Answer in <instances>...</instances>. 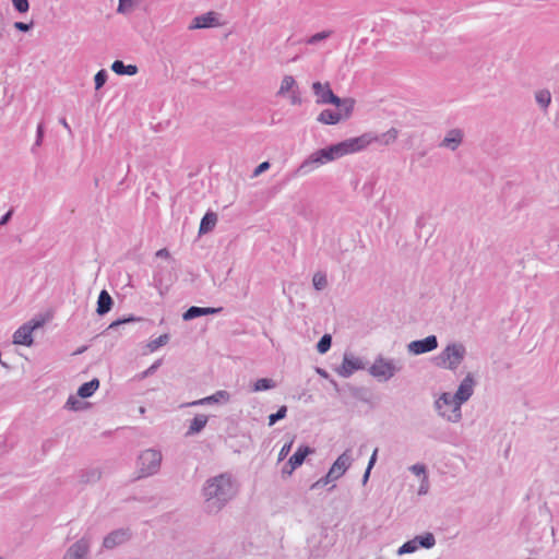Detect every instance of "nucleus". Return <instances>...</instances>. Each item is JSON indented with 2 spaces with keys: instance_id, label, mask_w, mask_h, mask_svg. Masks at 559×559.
Masks as SVG:
<instances>
[{
  "instance_id": "6e6d98bb",
  "label": "nucleus",
  "mask_w": 559,
  "mask_h": 559,
  "mask_svg": "<svg viewBox=\"0 0 559 559\" xmlns=\"http://www.w3.org/2000/svg\"><path fill=\"white\" fill-rule=\"evenodd\" d=\"M377 454H378V448H376V449L373 450V452H372V454H371V457H370V460H369V462H368V466H367V468L372 469V467L374 466L376 461H377Z\"/></svg>"
},
{
  "instance_id": "0e129e2a",
  "label": "nucleus",
  "mask_w": 559,
  "mask_h": 559,
  "mask_svg": "<svg viewBox=\"0 0 559 559\" xmlns=\"http://www.w3.org/2000/svg\"><path fill=\"white\" fill-rule=\"evenodd\" d=\"M59 122L71 133V128L68 124L66 118H60Z\"/></svg>"
},
{
  "instance_id": "f3484780",
  "label": "nucleus",
  "mask_w": 559,
  "mask_h": 559,
  "mask_svg": "<svg viewBox=\"0 0 559 559\" xmlns=\"http://www.w3.org/2000/svg\"><path fill=\"white\" fill-rule=\"evenodd\" d=\"M230 399V394L225 390L216 391L214 394L203 397L201 400L194 401L190 403L189 405L195 406V405H206V404H213V403H219V402H228Z\"/></svg>"
},
{
  "instance_id": "c03bdc74",
  "label": "nucleus",
  "mask_w": 559,
  "mask_h": 559,
  "mask_svg": "<svg viewBox=\"0 0 559 559\" xmlns=\"http://www.w3.org/2000/svg\"><path fill=\"white\" fill-rule=\"evenodd\" d=\"M159 366H160V360H156L153 365H151L146 370H144V371L141 373L140 378H141V379H144V378H146V377H148V376L153 374V373L157 370V368H158Z\"/></svg>"
},
{
  "instance_id": "864d4df0",
  "label": "nucleus",
  "mask_w": 559,
  "mask_h": 559,
  "mask_svg": "<svg viewBox=\"0 0 559 559\" xmlns=\"http://www.w3.org/2000/svg\"><path fill=\"white\" fill-rule=\"evenodd\" d=\"M7 32V22L2 13H0V38L4 36Z\"/></svg>"
},
{
  "instance_id": "6e6552de",
  "label": "nucleus",
  "mask_w": 559,
  "mask_h": 559,
  "mask_svg": "<svg viewBox=\"0 0 559 559\" xmlns=\"http://www.w3.org/2000/svg\"><path fill=\"white\" fill-rule=\"evenodd\" d=\"M312 92L314 96L317 97L316 103L318 105H326V104H334L338 102V96H336L329 82L321 83V82H313L312 83Z\"/></svg>"
},
{
  "instance_id": "774afa93",
  "label": "nucleus",
  "mask_w": 559,
  "mask_h": 559,
  "mask_svg": "<svg viewBox=\"0 0 559 559\" xmlns=\"http://www.w3.org/2000/svg\"><path fill=\"white\" fill-rule=\"evenodd\" d=\"M84 349H85V347L80 348V349L76 352V354H81V353H83V350H84Z\"/></svg>"
},
{
  "instance_id": "4d7b16f0",
  "label": "nucleus",
  "mask_w": 559,
  "mask_h": 559,
  "mask_svg": "<svg viewBox=\"0 0 559 559\" xmlns=\"http://www.w3.org/2000/svg\"><path fill=\"white\" fill-rule=\"evenodd\" d=\"M427 491H428V481H427V476H425V478L419 487L418 493L426 495Z\"/></svg>"
},
{
  "instance_id": "473e14b6",
  "label": "nucleus",
  "mask_w": 559,
  "mask_h": 559,
  "mask_svg": "<svg viewBox=\"0 0 559 559\" xmlns=\"http://www.w3.org/2000/svg\"><path fill=\"white\" fill-rule=\"evenodd\" d=\"M332 345V336L330 334H324L319 342L317 343V350L320 354H325Z\"/></svg>"
},
{
  "instance_id": "aec40b11",
  "label": "nucleus",
  "mask_w": 559,
  "mask_h": 559,
  "mask_svg": "<svg viewBox=\"0 0 559 559\" xmlns=\"http://www.w3.org/2000/svg\"><path fill=\"white\" fill-rule=\"evenodd\" d=\"M217 223V214L214 212H206L205 215L202 217L200 227H199V234L204 235L210 231H212Z\"/></svg>"
},
{
  "instance_id": "1a4fd4ad",
  "label": "nucleus",
  "mask_w": 559,
  "mask_h": 559,
  "mask_svg": "<svg viewBox=\"0 0 559 559\" xmlns=\"http://www.w3.org/2000/svg\"><path fill=\"white\" fill-rule=\"evenodd\" d=\"M43 321H29L21 325L13 334V343L31 346L33 344L32 333L35 329L41 326Z\"/></svg>"
},
{
  "instance_id": "7ed1b4c3",
  "label": "nucleus",
  "mask_w": 559,
  "mask_h": 559,
  "mask_svg": "<svg viewBox=\"0 0 559 559\" xmlns=\"http://www.w3.org/2000/svg\"><path fill=\"white\" fill-rule=\"evenodd\" d=\"M475 385L476 381L474 376L472 373H467L466 377L461 381L456 392L453 395L448 392H444L440 395V403L454 404L453 415L449 416L451 423H459L461 420V406L463 403L471 399L474 393Z\"/></svg>"
},
{
  "instance_id": "8fccbe9b",
  "label": "nucleus",
  "mask_w": 559,
  "mask_h": 559,
  "mask_svg": "<svg viewBox=\"0 0 559 559\" xmlns=\"http://www.w3.org/2000/svg\"><path fill=\"white\" fill-rule=\"evenodd\" d=\"M292 445H293V441H289L282 447V449L278 453L280 461L285 459L288 455V453L290 452Z\"/></svg>"
},
{
  "instance_id": "6ab92c4d",
  "label": "nucleus",
  "mask_w": 559,
  "mask_h": 559,
  "mask_svg": "<svg viewBox=\"0 0 559 559\" xmlns=\"http://www.w3.org/2000/svg\"><path fill=\"white\" fill-rule=\"evenodd\" d=\"M333 105L337 107L336 111L340 112L342 119L346 120L352 116V114L354 111L355 99L350 98V97H346V98L338 97V102L334 103Z\"/></svg>"
},
{
  "instance_id": "680f3d73",
  "label": "nucleus",
  "mask_w": 559,
  "mask_h": 559,
  "mask_svg": "<svg viewBox=\"0 0 559 559\" xmlns=\"http://www.w3.org/2000/svg\"><path fill=\"white\" fill-rule=\"evenodd\" d=\"M330 383L332 384V388H334V390L340 393L341 392V388L338 385V383L334 380V379H330Z\"/></svg>"
},
{
  "instance_id": "13d9d810",
  "label": "nucleus",
  "mask_w": 559,
  "mask_h": 559,
  "mask_svg": "<svg viewBox=\"0 0 559 559\" xmlns=\"http://www.w3.org/2000/svg\"><path fill=\"white\" fill-rule=\"evenodd\" d=\"M155 254L157 258L168 259L170 257V253L166 248L159 249Z\"/></svg>"
},
{
  "instance_id": "dca6fc26",
  "label": "nucleus",
  "mask_w": 559,
  "mask_h": 559,
  "mask_svg": "<svg viewBox=\"0 0 559 559\" xmlns=\"http://www.w3.org/2000/svg\"><path fill=\"white\" fill-rule=\"evenodd\" d=\"M312 453H314L313 448H310L308 445H300L287 462V465H289V471H287V475H292L293 472L304 463L306 456Z\"/></svg>"
},
{
  "instance_id": "9b49d317",
  "label": "nucleus",
  "mask_w": 559,
  "mask_h": 559,
  "mask_svg": "<svg viewBox=\"0 0 559 559\" xmlns=\"http://www.w3.org/2000/svg\"><path fill=\"white\" fill-rule=\"evenodd\" d=\"M90 547L91 539L83 536L66 550L62 559H86Z\"/></svg>"
},
{
  "instance_id": "393cba45",
  "label": "nucleus",
  "mask_w": 559,
  "mask_h": 559,
  "mask_svg": "<svg viewBox=\"0 0 559 559\" xmlns=\"http://www.w3.org/2000/svg\"><path fill=\"white\" fill-rule=\"evenodd\" d=\"M207 424V416L203 414L195 415L190 423L186 436H193L199 433Z\"/></svg>"
},
{
  "instance_id": "39448f33",
  "label": "nucleus",
  "mask_w": 559,
  "mask_h": 559,
  "mask_svg": "<svg viewBox=\"0 0 559 559\" xmlns=\"http://www.w3.org/2000/svg\"><path fill=\"white\" fill-rule=\"evenodd\" d=\"M163 455L157 449H146L138 457L140 477L155 475L162 464Z\"/></svg>"
},
{
  "instance_id": "a18cd8bd",
  "label": "nucleus",
  "mask_w": 559,
  "mask_h": 559,
  "mask_svg": "<svg viewBox=\"0 0 559 559\" xmlns=\"http://www.w3.org/2000/svg\"><path fill=\"white\" fill-rule=\"evenodd\" d=\"M348 390L355 399L366 401V399L362 396V394L365 392V390L362 388H356V386L348 385Z\"/></svg>"
},
{
  "instance_id": "de8ad7c7",
  "label": "nucleus",
  "mask_w": 559,
  "mask_h": 559,
  "mask_svg": "<svg viewBox=\"0 0 559 559\" xmlns=\"http://www.w3.org/2000/svg\"><path fill=\"white\" fill-rule=\"evenodd\" d=\"M411 472L415 475H424L426 476V466L424 464H414L409 467Z\"/></svg>"
},
{
  "instance_id": "5fc2aeb1",
  "label": "nucleus",
  "mask_w": 559,
  "mask_h": 559,
  "mask_svg": "<svg viewBox=\"0 0 559 559\" xmlns=\"http://www.w3.org/2000/svg\"><path fill=\"white\" fill-rule=\"evenodd\" d=\"M13 214V210H9L2 217L0 218V226L7 225L11 219Z\"/></svg>"
},
{
  "instance_id": "c9c22d12",
  "label": "nucleus",
  "mask_w": 559,
  "mask_h": 559,
  "mask_svg": "<svg viewBox=\"0 0 559 559\" xmlns=\"http://www.w3.org/2000/svg\"><path fill=\"white\" fill-rule=\"evenodd\" d=\"M418 549L417 547V540L412 539L406 543H404L397 550V554L405 555V554H412Z\"/></svg>"
},
{
  "instance_id": "ea45409f",
  "label": "nucleus",
  "mask_w": 559,
  "mask_h": 559,
  "mask_svg": "<svg viewBox=\"0 0 559 559\" xmlns=\"http://www.w3.org/2000/svg\"><path fill=\"white\" fill-rule=\"evenodd\" d=\"M140 320H141V318H135L133 316H130L129 318H124V319H118V320L111 322L107 330H115L122 324H126L129 322H135V321H140Z\"/></svg>"
},
{
  "instance_id": "c85d7f7f",
  "label": "nucleus",
  "mask_w": 559,
  "mask_h": 559,
  "mask_svg": "<svg viewBox=\"0 0 559 559\" xmlns=\"http://www.w3.org/2000/svg\"><path fill=\"white\" fill-rule=\"evenodd\" d=\"M276 388V382L273 379L269 378H261L258 379L253 385L252 391L253 392H260V391H266Z\"/></svg>"
},
{
  "instance_id": "0eeeda50",
  "label": "nucleus",
  "mask_w": 559,
  "mask_h": 559,
  "mask_svg": "<svg viewBox=\"0 0 559 559\" xmlns=\"http://www.w3.org/2000/svg\"><path fill=\"white\" fill-rule=\"evenodd\" d=\"M362 369H365V365L359 357H356L349 353H345L342 365L336 367L334 370L338 376L343 378H348L355 371Z\"/></svg>"
},
{
  "instance_id": "37998d69",
  "label": "nucleus",
  "mask_w": 559,
  "mask_h": 559,
  "mask_svg": "<svg viewBox=\"0 0 559 559\" xmlns=\"http://www.w3.org/2000/svg\"><path fill=\"white\" fill-rule=\"evenodd\" d=\"M334 480L335 479L329 473H326L325 476L321 477L319 480L313 483L310 486V489L311 490L318 489L319 487L325 486V485H328V484H330L331 481H334Z\"/></svg>"
},
{
  "instance_id": "4c0bfd02",
  "label": "nucleus",
  "mask_w": 559,
  "mask_h": 559,
  "mask_svg": "<svg viewBox=\"0 0 559 559\" xmlns=\"http://www.w3.org/2000/svg\"><path fill=\"white\" fill-rule=\"evenodd\" d=\"M168 341H169V335L163 334V335L158 336L157 338L151 341L148 343V347L152 352H154L157 348H159L160 346L166 345L168 343Z\"/></svg>"
},
{
  "instance_id": "ddd939ff",
  "label": "nucleus",
  "mask_w": 559,
  "mask_h": 559,
  "mask_svg": "<svg viewBox=\"0 0 559 559\" xmlns=\"http://www.w3.org/2000/svg\"><path fill=\"white\" fill-rule=\"evenodd\" d=\"M219 25L221 23L218 21V14L216 12L210 11L207 13L195 16L189 25V29L210 28Z\"/></svg>"
},
{
  "instance_id": "423d86ee",
  "label": "nucleus",
  "mask_w": 559,
  "mask_h": 559,
  "mask_svg": "<svg viewBox=\"0 0 559 559\" xmlns=\"http://www.w3.org/2000/svg\"><path fill=\"white\" fill-rule=\"evenodd\" d=\"M401 370L402 366L396 365L393 359H385L382 356H378L374 362L369 367L368 372L379 381H389Z\"/></svg>"
},
{
  "instance_id": "2eb2a0df",
  "label": "nucleus",
  "mask_w": 559,
  "mask_h": 559,
  "mask_svg": "<svg viewBox=\"0 0 559 559\" xmlns=\"http://www.w3.org/2000/svg\"><path fill=\"white\" fill-rule=\"evenodd\" d=\"M464 132L461 129L454 128L447 132L443 140L439 143V147H444L450 151H455L463 143Z\"/></svg>"
},
{
  "instance_id": "49530a36",
  "label": "nucleus",
  "mask_w": 559,
  "mask_h": 559,
  "mask_svg": "<svg viewBox=\"0 0 559 559\" xmlns=\"http://www.w3.org/2000/svg\"><path fill=\"white\" fill-rule=\"evenodd\" d=\"M43 136H44V123H43V122H40V123H38V126H37V131H36V141H35V143H34V147H35V146H40V145H41Z\"/></svg>"
},
{
  "instance_id": "412c9836",
  "label": "nucleus",
  "mask_w": 559,
  "mask_h": 559,
  "mask_svg": "<svg viewBox=\"0 0 559 559\" xmlns=\"http://www.w3.org/2000/svg\"><path fill=\"white\" fill-rule=\"evenodd\" d=\"M102 473L98 468L81 469L78 473L80 484H92L100 479Z\"/></svg>"
},
{
  "instance_id": "e433bc0d",
  "label": "nucleus",
  "mask_w": 559,
  "mask_h": 559,
  "mask_svg": "<svg viewBox=\"0 0 559 559\" xmlns=\"http://www.w3.org/2000/svg\"><path fill=\"white\" fill-rule=\"evenodd\" d=\"M287 414V407L285 405L281 406L276 413L271 414L269 416V426H273L278 420L286 417Z\"/></svg>"
},
{
  "instance_id": "4468645a",
  "label": "nucleus",
  "mask_w": 559,
  "mask_h": 559,
  "mask_svg": "<svg viewBox=\"0 0 559 559\" xmlns=\"http://www.w3.org/2000/svg\"><path fill=\"white\" fill-rule=\"evenodd\" d=\"M130 537H131V533L129 530L119 528V530L112 531L104 538L103 546L107 549H112L116 546H119V545L126 543L127 540H129Z\"/></svg>"
},
{
  "instance_id": "4be33fe9",
  "label": "nucleus",
  "mask_w": 559,
  "mask_h": 559,
  "mask_svg": "<svg viewBox=\"0 0 559 559\" xmlns=\"http://www.w3.org/2000/svg\"><path fill=\"white\" fill-rule=\"evenodd\" d=\"M342 120L340 112L332 109H324L317 117V121L323 124H337Z\"/></svg>"
},
{
  "instance_id": "f704fd0d",
  "label": "nucleus",
  "mask_w": 559,
  "mask_h": 559,
  "mask_svg": "<svg viewBox=\"0 0 559 559\" xmlns=\"http://www.w3.org/2000/svg\"><path fill=\"white\" fill-rule=\"evenodd\" d=\"M313 286L317 290H322L328 286V280L325 274L316 273L312 278Z\"/></svg>"
},
{
  "instance_id": "09e8293b",
  "label": "nucleus",
  "mask_w": 559,
  "mask_h": 559,
  "mask_svg": "<svg viewBox=\"0 0 559 559\" xmlns=\"http://www.w3.org/2000/svg\"><path fill=\"white\" fill-rule=\"evenodd\" d=\"M34 23H24V22H15L13 24L14 28H16L20 32H28L33 27Z\"/></svg>"
},
{
  "instance_id": "5701e85b",
  "label": "nucleus",
  "mask_w": 559,
  "mask_h": 559,
  "mask_svg": "<svg viewBox=\"0 0 559 559\" xmlns=\"http://www.w3.org/2000/svg\"><path fill=\"white\" fill-rule=\"evenodd\" d=\"M111 70L118 75H135L139 71L135 64L126 66L121 60L114 61Z\"/></svg>"
},
{
  "instance_id": "bb28decb",
  "label": "nucleus",
  "mask_w": 559,
  "mask_h": 559,
  "mask_svg": "<svg viewBox=\"0 0 559 559\" xmlns=\"http://www.w3.org/2000/svg\"><path fill=\"white\" fill-rule=\"evenodd\" d=\"M440 396L435 401V407L438 412V415L444 418L445 420L451 423V419L449 418L450 415H453L454 412V404H442L440 403Z\"/></svg>"
},
{
  "instance_id": "69168bd1",
  "label": "nucleus",
  "mask_w": 559,
  "mask_h": 559,
  "mask_svg": "<svg viewBox=\"0 0 559 559\" xmlns=\"http://www.w3.org/2000/svg\"><path fill=\"white\" fill-rule=\"evenodd\" d=\"M318 373L325 379L330 380V374L324 369H318Z\"/></svg>"
},
{
  "instance_id": "7c9ffc66",
  "label": "nucleus",
  "mask_w": 559,
  "mask_h": 559,
  "mask_svg": "<svg viewBox=\"0 0 559 559\" xmlns=\"http://www.w3.org/2000/svg\"><path fill=\"white\" fill-rule=\"evenodd\" d=\"M333 34L332 31H322V32H319L312 36H309L307 37L304 41L307 44V45H317L325 39H328L329 37H331V35Z\"/></svg>"
},
{
  "instance_id": "338daca9",
  "label": "nucleus",
  "mask_w": 559,
  "mask_h": 559,
  "mask_svg": "<svg viewBox=\"0 0 559 559\" xmlns=\"http://www.w3.org/2000/svg\"><path fill=\"white\" fill-rule=\"evenodd\" d=\"M287 471H289V465H287V463H286L282 469L283 475H287Z\"/></svg>"
},
{
  "instance_id": "2f4dec72",
  "label": "nucleus",
  "mask_w": 559,
  "mask_h": 559,
  "mask_svg": "<svg viewBox=\"0 0 559 559\" xmlns=\"http://www.w3.org/2000/svg\"><path fill=\"white\" fill-rule=\"evenodd\" d=\"M295 84H296V81H295L294 76L285 75L282 80L277 95H280V96L285 95L287 92L293 90Z\"/></svg>"
},
{
  "instance_id": "f8f14e48",
  "label": "nucleus",
  "mask_w": 559,
  "mask_h": 559,
  "mask_svg": "<svg viewBox=\"0 0 559 559\" xmlns=\"http://www.w3.org/2000/svg\"><path fill=\"white\" fill-rule=\"evenodd\" d=\"M438 347L436 335H429L423 340H416L407 345V350L412 355H421L435 350Z\"/></svg>"
},
{
  "instance_id": "3c124183",
  "label": "nucleus",
  "mask_w": 559,
  "mask_h": 559,
  "mask_svg": "<svg viewBox=\"0 0 559 559\" xmlns=\"http://www.w3.org/2000/svg\"><path fill=\"white\" fill-rule=\"evenodd\" d=\"M269 162L261 163L254 170H253V177H258L262 173L266 171L270 168Z\"/></svg>"
},
{
  "instance_id": "58836bf2",
  "label": "nucleus",
  "mask_w": 559,
  "mask_h": 559,
  "mask_svg": "<svg viewBox=\"0 0 559 559\" xmlns=\"http://www.w3.org/2000/svg\"><path fill=\"white\" fill-rule=\"evenodd\" d=\"M107 78H108V74H107V71L102 69L99 70L96 74H95V78H94V82H95V88L96 90H99L102 88L106 81H107Z\"/></svg>"
},
{
  "instance_id": "f03ea898",
  "label": "nucleus",
  "mask_w": 559,
  "mask_h": 559,
  "mask_svg": "<svg viewBox=\"0 0 559 559\" xmlns=\"http://www.w3.org/2000/svg\"><path fill=\"white\" fill-rule=\"evenodd\" d=\"M238 492V485L230 473H221L205 480L202 488L204 510L216 514L223 510Z\"/></svg>"
},
{
  "instance_id": "f257e3e1",
  "label": "nucleus",
  "mask_w": 559,
  "mask_h": 559,
  "mask_svg": "<svg viewBox=\"0 0 559 559\" xmlns=\"http://www.w3.org/2000/svg\"><path fill=\"white\" fill-rule=\"evenodd\" d=\"M399 130L395 128L389 129L386 132L379 135L372 133H365L360 136L350 138L328 147L320 148L311 153L294 171V176H305L337 158L347 154L356 153L367 147L372 142H379L383 145H390L397 139Z\"/></svg>"
},
{
  "instance_id": "b1692460",
  "label": "nucleus",
  "mask_w": 559,
  "mask_h": 559,
  "mask_svg": "<svg viewBox=\"0 0 559 559\" xmlns=\"http://www.w3.org/2000/svg\"><path fill=\"white\" fill-rule=\"evenodd\" d=\"M170 283H171L170 280L168 282L165 281L164 275H163V270H162V267H158V270L153 275V284L157 288L160 297L165 296V294L167 293V290L170 286Z\"/></svg>"
},
{
  "instance_id": "20e7f679",
  "label": "nucleus",
  "mask_w": 559,
  "mask_h": 559,
  "mask_svg": "<svg viewBox=\"0 0 559 559\" xmlns=\"http://www.w3.org/2000/svg\"><path fill=\"white\" fill-rule=\"evenodd\" d=\"M466 356V347L459 342L448 344L439 354L433 358V364L439 368L455 371Z\"/></svg>"
},
{
  "instance_id": "a211bd4d",
  "label": "nucleus",
  "mask_w": 559,
  "mask_h": 559,
  "mask_svg": "<svg viewBox=\"0 0 559 559\" xmlns=\"http://www.w3.org/2000/svg\"><path fill=\"white\" fill-rule=\"evenodd\" d=\"M114 305V300L106 289H103L97 299L96 312L98 316H105L108 313Z\"/></svg>"
},
{
  "instance_id": "c756f323",
  "label": "nucleus",
  "mask_w": 559,
  "mask_h": 559,
  "mask_svg": "<svg viewBox=\"0 0 559 559\" xmlns=\"http://www.w3.org/2000/svg\"><path fill=\"white\" fill-rule=\"evenodd\" d=\"M414 539L417 540V547L420 546L429 549L436 545V538L432 533H425L424 535L416 536Z\"/></svg>"
},
{
  "instance_id": "bf43d9fd",
  "label": "nucleus",
  "mask_w": 559,
  "mask_h": 559,
  "mask_svg": "<svg viewBox=\"0 0 559 559\" xmlns=\"http://www.w3.org/2000/svg\"><path fill=\"white\" fill-rule=\"evenodd\" d=\"M203 311H204V316L214 314V313L221 312L222 308L205 307V308H203Z\"/></svg>"
},
{
  "instance_id": "cd10ccee",
  "label": "nucleus",
  "mask_w": 559,
  "mask_h": 559,
  "mask_svg": "<svg viewBox=\"0 0 559 559\" xmlns=\"http://www.w3.org/2000/svg\"><path fill=\"white\" fill-rule=\"evenodd\" d=\"M536 103L546 110L551 103V94L548 90H539L535 93Z\"/></svg>"
},
{
  "instance_id": "79ce46f5",
  "label": "nucleus",
  "mask_w": 559,
  "mask_h": 559,
  "mask_svg": "<svg viewBox=\"0 0 559 559\" xmlns=\"http://www.w3.org/2000/svg\"><path fill=\"white\" fill-rule=\"evenodd\" d=\"M14 9L19 13H26L29 9L28 0H11Z\"/></svg>"
},
{
  "instance_id": "e2e57ef3",
  "label": "nucleus",
  "mask_w": 559,
  "mask_h": 559,
  "mask_svg": "<svg viewBox=\"0 0 559 559\" xmlns=\"http://www.w3.org/2000/svg\"><path fill=\"white\" fill-rule=\"evenodd\" d=\"M370 472H371V469L366 468L365 474H364V476H362V484H364V485L368 481L369 476H370Z\"/></svg>"
},
{
  "instance_id": "603ef678",
  "label": "nucleus",
  "mask_w": 559,
  "mask_h": 559,
  "mask_svg": "<svg viewBox=\"0 0 559 559\" xmlns=\"http://www.w3.org/2000/svg\"><path fill=\"white\" fill-rule=\"evenodd\" d=\"M131 5H132V0H119L117 11L119 13H123L126 11L127 7H131Z\"/></svg>"
},
{
  "instance_id": "a19ab883",
  "label": "nucleus",
  "mask_w": 559,
  "mask_h": 559,
  "mask_svg": "<svg viewBox=\"0 0 559 559\" xmlns=\"http://www.w3.org/2000/svg\"><path fill=\"white\" fill-rule=\"evenodd\" d=\"M64 407L71 411H80L82 409V402H80L75 396L70 395Z\"/></svg>"
},
{
  "instance_id": "052dcab7",
  "label": "nucleus",
  "mask_w": 559,
  "mask_h": 559,
  "mask_svg": "<svg viewBox=\"0 0 559 559\" xmlns=\"http://www.w3.org/2000/svg\"><path fill=\"white\" fill-rule=\"evenodd\" d=\"M290 102L293 105H299L301 103V98L298 94L294 92L290 96Z\"/></svg>"
},
{
  "instance_id": "9d476101",
  "label": "nucleus",
  "mask_w": 559,
  "mask_h": 559,
  "mask_svg": "<svg viewBox=\"0 0 559 559\" xmlns=\"http://www.w3.org/2000/svg\"><path fill=\"white\" fill-rule=\"evenodd\" d=\"M352 449H346L332 464L329 474L336 480L342 477L353 463Z\"/></svg>"
},
{
  "instance_id": "a878e982",
  "label": "nucleus",
  "mask_w": 559,
  "mask_h": 559,
  "mask_svg": "<svg viewBox=\"0 0 559 559\" xmlns=\"http://www.w3.org/2000/svg\"><path fill=\"white\" fill-rule=\"evenodd\" d=\"M98 388H99V380L97 378H94L91 381L83 383L79 388L78 395L82 399H87V397L92 396Z\"/></svg>"
},
{
  "instance_id": "72a5a7b5",
  "label": "nucleus",
  "mask_w": 559,
  "mask_h": 559,
  "mask_svg": "<svg viewBox=\"0 0 559 559\" xmlns=\"http://www.w3.org/2000/svg\"><path fill=\"white\" fill-rule=\"evenodd\" d=\"M202 316H204L203 307L192 306L182 314V319L190 321Z\"/></svg>"
}]
</instances>
